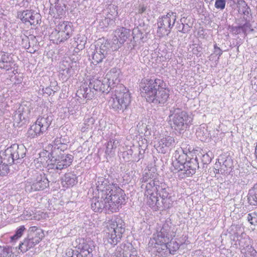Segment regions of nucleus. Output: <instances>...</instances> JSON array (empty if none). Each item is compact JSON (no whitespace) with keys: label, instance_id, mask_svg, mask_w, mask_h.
<instances>
[{"label":"nucleus","instance_id":"1","mask_svg":"<svg viewBox=\"0 0 257 257\" xmlns=\"http://www.w3.org/2000/svg\"><path fill=\"white\" fill-rule=\"evenodd\" d=\"M145 85L142 86L141 93L147 101L155 104H164L169 96V91L163 86L162 80H146Z\"/></svg>","mask_w":257,"mask_h":257},{"label":"nucleus","instance_id":"2","mask_svg":"<svg viewBox=\"0 0 257 257\" xmlns=\"http://www.w3.org/2000/svg\"><path fill=\"white\" fill-rule=\"evenodd\" d=\"M52 150L49 155V162L47 165L48 174L52 178V181L55 182L59 177L62 170L69 167L73 160L74 157L70 154L62 152Z\"/></svg>","mask_w":257,"mask_h":257},{"label":"nucleus","instance_id":"3","mask_svg":"<svg viewBox=\"0 0 257 257\" xmlns=\"http://www.w3.org/2000/svg\"><path fill=\"white\" fill-rule=\"evenodd\" d=\"M168 120L171 128L181 134L192 124L193 119L186 111L175 104L169 109Z\"/></svg>","mask_w":257,"mask_h":257},{"label":"nucleus","instance_id":"4","mask_svg":"<svg viewBox=\"0 0 257 257\" xmlns=\"http://www.w3.org/2000/svg\"><path fill=\"white\" fill-rule=\"evenodd\" d=\"M131 101V96L128 90L121 85L116 87L115 93L108 100V105L115 111L123 112L130 105Z\"/></svg>","mask_w":257,"mask_h":257},{"label":"nucleus","instance_id":"5","mask_svg":"<svg viewBox=\"0 0 257 257\" xmlns=\"http://www.w3.org/2000/svg\"><path fill=\"white\" fill-rule=\"evenodd\" d=\"M108 195L106 198H103L107 203L106 207L108 211L112 212H116L120 206L125 201V194L124 191L120 188L115 187L110 193H107Z\"/></svg>","mask_w":257,"mask_h":257},{"label":"nucleus","instance_id":"6","mask_svg":"<svg viewBox=\"0 0 257 257\" xmlns=\"http://www.w3.org/2000/svg\"><path fill=\"white\" fill-rule=\"evenodd\" d=\"M52 122V117L47 115L38 118L37 120L28 129L27 135L31 139L42 135L49 127Z\"/></svg>","mask_w":257,"mask_h":257},{"label":"nucleus","instance_id":"7","mask_svg":"<svg viewBox=\"0 0 257 257\" xmlns=\"http://www.w3.org/2000/svg\"><path fill=\"white\" fill-rule=\"evenodd\" d=\"M72 25L68 22L60 23L55 31L51 34V37L55 39L57 44L64 42L72 35Z\"/></svg>","mask_w":257,"mask_h":257},{"label":"nucleus","instance_id":"8","mask_svg":"<svg viewBox=\"0 0 257 257\" xmlns=\"http://www.w3.org/2000/svg\"><path fill=\"white\" fill-rule=\"evenodd\" d=\"M176 18V13L171 11L166 15L159 18L157 23V32H160L161 35L165 34V33L169 34L175 24Z\"/></svg>","mask_w":257,"mask_h":257},{"label":"nucleus","instance_id":"9","mask_svg":"<svg viewBox=\"0 0 257 257\" xmlns=\"http://www.w3.org/2000/svg\"><path fill=\"white\" fill-rule=\"evenodd\" d=\"M175 236V233L168 223H164L161 229H157L156 233L153 234V240L157 244L166 243Z\"/></svg>","mask_w":257,"mask_h":257},{"label":"nucleus","instance_id":"10","mask_svg":"<svg viewBox=\"0 0 257 257\" xmlns=\"http://www.w3.org/2000/svg\"><path fill=\"white\" fill-rule=\"evenodd\" d=\"M108 230L109 231L106 232L108 242L111 245H115L120 241L124 228L117 222H111L109 224Z\"/></svg>","mask_w":257,"mask_h":257},{"label":"nucleus","instance_id":"11","mask_svg":"<svg viewBox=\"0 0 257 257\" xmlns=\"http://www.w3.org/2000/svg\"><path fill=\"white\" fill-rule=\"evenodd\" d=\"M49 182L44 173H36L34 180L27 184L26 190L30 192L42 190L49 186Z\"/></svg>","mask_w":257,"mask_h":257},{"label":"nucleus","instance_id":"12","mask_svg":"<svg viewBox=\"0 0 257 257\" xmlns=\"http://www.w3.org/2000/svg\"><path fill=\"white\" fill-rule=\"evenodd\" d=\"M18 18L26 25L36 26L41 21V16L32 10H26L18 13Z\"/></svg>","mask_w":257,"mask_h":257},{"label":"nucleus","instance_id":"13","mask_svg":"<svg viewBox=\"0 0 257 257\" xmlns=\"http://www.w3.org/2000/svg\"><path fill=\"white\" fill-rule=\"evenodd\" d=\"M96 188L98 191H100L102 198H106L112 189L115 188L113 183H110L108 178L103 177H99L97 179L96 183Z\"/></svg>","mask_w":257,"mask_h":257},{"label":"nucleus","instance_id":"14","mask_svg":"<svg viewBox=\"0 0 257 257\" xmlns=\"http://www.w3.org/2000/svg\"><path fill=\"white\" fill-rule=\"evenodd\" d=\"M109 48L108 44H101L99 45L98 43L95 45V48L92 54V63L95 65L101 62L102 60L108 54Z\"/></svg>","mask_w":257,"mask_h":257},{"label":"nucleus","instance_id":"15","mask_svg":"<svg viewBox=\"0 0 257 257\" xmlns=\"http://www.w3.org/2000/svg\"><path fill=\"white\" fill-rule=\"evenodd\" d=\"M89 86L92 88L95 92L99 91L108 93L110 90V84H108L105 78L101 79L93 78L89 82Z\"/></svg>","mask_w":257,"mask_h":257},{"label":"nucleus","instance_id":"16","mask_svg":"<svg viewBox=\"0 0 257 257\" xmlns=\"http://www.w3.org/2000/svg\"><path fill=\"white\" fill-rule=\"evenodd\" d=\"M175 140L173 137L166 136L162 138L156 145V149L159 153L165 154L175 145Z\"/></svg>","mask_w":257,"mask_h":257},{"label":"nucleus","instance_id":"17","mask_svg":"<svg viewBox=\"0 0 257 257\" xmlns=\"http://www.w3.org/2000/svg\"><path fill=\"white\" fill-rule=\"evenodd\" d=\"M13 56L12 54L0 52V68L6 70L15 68L16 64Z\"/></svg>","mask_w":257,"mask_h":257},{"label":"nucleus","instance_id":"18","mask_svg":"<svg viewBox=\"0 0 257 257\" xmlns=\"http://www.w3.org/2000/svg\"><path fill=\"white\" fill-rule=\"evenodd\" d=\"M130 36V30L125 28L121 27L115 31L114 37L112 39L113 43L117 45L119 47L123 44Z\"/></svg>","mask_w":257,"mask_h":257},{"label":"nucleus","instance_id":"19","mask_svg":"<svg viewBox=\"0 0 257 257\" xmlns=\"http://www.w3.org/2000/svg\"><path fill=\"white\" fill-rule=\"evenodd\" d=\"M29 103L28 102L21 103L14 115L15 119H19L20 121L27 119L31 111Z\"/></svg>","mask_w":257,"mask_h":257},{"label":"nucleus","instance_id":"20","mask_svg":"<svg viewBox=\"0 0 257 257\" xmlns=\"http://www.w3.org/2000/svg\"><path fill=\"white\" fill-rule=\"evenodd\" d=\"M160 184L161 183L158 180L150 179V181L146 185L142 184L141 188L145 187V195L148 197L149 195L157 194L158 191H160Z\"/></svg>","mask_w":257,"mask_h":257},{"label":"nucleus","instance_id":"21","mask_svg":"<svg viewBox=\"0 0 257 257\" xmlns=\"http://www.w3.org/2000/svg\"><path fill=\"white\" fill-rule=\"evenodd\" d=\"M120 70L116 68H112L106 74L105 79L108 84H110V88L113 85L118 84L119 81Z\"/></svg>","mask_w":257,"mask_h":257},{"label":"nucleus","instance_id":"22","mask_svg":"<svg viewBox=\"0 0 257 257\" xmlns=\"http://www.w3.org/2000/svg\"><path fill=\"white\" fill-rule=\"evenodd\" d=\"M185 175L187 177L192 176L196 172L197 168H199L198 162L197 157L190 158L184 164Z\"/></svg>","mask_w":257,"mask_h":257},{"label":"nucleus","instance_id":"23","mask_svg":"<svg viewBox=\"0 0 257 257\" xmlns=\"http://www.w3.org/2000/svg\"><path fill=\"white\" fill-rule=\"evenodd\" d=\"M100 196V197L98 196L97 198L92 199L91 208L95 212H101L103 209L108 211V209L106 207L107 203H105L106 201L103 198H102V195Z\"/></svg>","mask_w":257,"mask_h":257},{"label":"nucleus","instance_id":"24","mask_svg":"<svg viewBox=\"0 0 257 257\" xmlns=\"http://www.w3.org/2000/svg\"><path fill=\"white\" fill-rule=\"evenodd\" d=\"M15 161L23 158L26 155V149L23 145L14 144L10 147Z\"/></svg>","mask_w":257,"mask_h":257},{"label":"nucleus","instance_id":"25","mask_svg":"<svg viewBox=\"0 0 257 257\" xmlns=\"http://www.w3.org/2000/svg\"><path fill=\"white\" fill-rule=\"evenodd\" d=\"M238 11L243 14V19L246 20L251 17V10L244 0H238L237 2Z\"/></svg>","mask_w":257,"mask_h":257},{"label":"nucleus","instance_id":"26","mask_svg":"<svg viewBox=\"0 0 257 257\" xmlns=\"http://www.w3.org/2000/svg\"><path fill=\"white\" fill-rule=\"evenodd\" d=\"M31 231L28 236L35 245L39 243L44 236L43 231L40 229L36 228L35 226L31 227Z\"/></svg>","mask_w":257,"mask_h":257},{"label":"nucleus","instance_id":"27","mask_svg":"<svg viewBox=\"0 0 257 257\" xmlns=\"http://www.w3.org/2000/svg\"><path fill=\"white\" fill-rule=\"evenodd\" d=\"M68 143L67 138L65 137H57L54 141V146L52 150L56 149L57 152L64 151L67 148V143Z\"/></svg>","mask_w":257,"mask_h":257},{"label":"nucleus","instance_id":"28","mask_svg":"<svg viewBox=\"0 0 257 257\" xmlns=\"http://www.w3.org/2000/svg\"><path fill=\"white\" fill-rule=\"evenodd\" d=\"M173 167L171 169L172 172H173L176 176H178L180 179L186 177L185 175L184 164L179 163L175 160H173L172 162Z\"/></svg>","mask_w":257,"mask_h":257},{"label":"nucleus","instance_id":"29","mask_svg":"<svg viewBox=\"0 0 257 257\" xmlns=\"http://www.w3.org/2000/svg\"><path fill=\"white\" fill-rule=\"evenodd\" d=\"M77 183V180L76 175L71 172L66 173L62 178V183L64 187H72Z\"/></svg>","mask_w":257,"mask_h":257},{"label":"nucleus","instance_id":"30","mask_svg":"<svg viewBox=\"0 0 257 257\" xmlns=\"http://www.w3.org/2000/svg\"><path fill=\"white\" fill-rule=\"evenodd\" d=\"M15 161L14 157H13L12 152L10 147L6 149L5 152L0 155V162L4 164L11 165Z\"/></svg>","mask_w":257,"mask_h":257},{"label":"nucleus","instance_id":"31","mask_svg":"<svg viewBox=\"0 0 257 257\" xmlns=\"http://www.w3.org/2000/svg\"><path fill=\"white\" fill-rule=\"evenodd\" d=\"M174 160L185 164L187 162L188 156L186 153L181 148L177 150L173 155Z\"/></svg>","mask_w":257,"mask_h":257},{"label":"nucleus","instance_id":"32","mask_svg":"<svg viewBox=\"0 0 257 257\" xmlns=\"http://www.w3.org/2000/svg\"><path fill=\"white\" fill-rule=\"evenodd\" d=\"M248 200L250 204L252 205H257V183L249 190Z\"/></svg>","mask_w":257,"mask_h":257},{"label":"nucleus","instance_id":"33","mask_svg":"<svg viewBox=\"0 0 257 257\" xmlns=\"http://www.w3.org/2000/svg\"><path fill=\"white\" fill-rule=\"evenodd\" d=\"M35 245V243L31 239H29V237L28 236L20 243L19 248L22 252H25Z\"/></svg>","mask_w":257,"mask_h":257},{"label":"nucleus","instance_id":"34","mask_svg":"<svg viewBox=\"0 0 257 257\" xmlns=\"http://www.w3.org/2000/svg\"><path fill=\"white\" fill-rule=\"evenodd\" d=\"M161 245L164 247L163 249H164V248L168 249L172 254H174L175 252L179 248V244L176 241H172V240L166 243H162Z\"/></svg>","mask_w":257,"mask_h":257},{"label":"nucleus","instance_id":"35","mask_svg":"<svg viewBox=\"0 0 257 257\" xmlns=\"http://www.w3.org/2000/svg\"><path fill=\"white\" fill-rule=\"evenodd\" d=\"M29 42L30 45L29 52L31 53H34L39 49V43L36 37L34 35L29 36Z\"/></svg>","mask_w":257,"mask_h":257},{"label":"nucleus","instance_id":"36","mask_svg":"<svg viewBox=\"0 0 257 257\" xmlns=\"http://www.w3.org/2000/svg\"><path fill=\"white\" fill-rule=\"evenodd\" d=\"M238 243L239 245V249H240V251L241 253H243L245 250H246V248H248V247H251L250 245V240L247 237L240 238L238 239Z\"/></svg>","mask_w":257,"mask_h":257},{"label":"nucleus","instance_id":"37","mask_svg":"<svg viewBox=\"0 0 257 257\" xmlns=\"http://www.w3.org/2000/svg\"><path fill=\"white\" fill-rule=\"evenodd\" d=\"M118 144V142L116 140H110L108 142L105 150V154L107 155H112L113 150L115 149Z\"/></svg>","mask_w":257,"mask_h":257},{"label":"nucleus","instance_id":"38","mask_svg":"<svg viewBox=\"0 0 257 257\" xmlns=\"http://www.w3.org/2000/svg\"><path fill=\"white\" fill-rule=\"evenodd\" d=\"M157 194H153L152 195H149L147 197V204L151 207H154L155 206L158 207L159 203L158 202V199L157 197Z\"/></svg>","mask_w":257,"mask_h":257},{"label":"nucleus","instance_id":"39","mask_svg":"<svg viewBox=\"0 0 257 257\" xmlns=\"http://www.w3.org/2000/svg\"><path fill=\"white\" fill-rule=\"evenodd\" d=\"M246 220L249 224L254 226L257 225V212L253 211L249 213L246 216Z\"/></svg>","mask_w":257,"mask_h":257},{"label":"nucleus","instance_id":"40","mask_svg":"<svg viewBox=\"0 0 257 257\" xmlns=\"http://www.w3.org/2000/svg\"><path fill=\"white\" fill-rule=\"evenodd\" d=\"M87 91H88L87 84L83 83L80 86L79 89L77 91L76 95L80 98H85V94L86 93Z\"/></svg>","mask_w":257,"mask_h":257},{"label":"nucleus","instance_id":"41","mask_svg":"<svg viewBox=\"0 0 257 257\" xmlns=\"http://www.w3.org/2000/svg\"><path fill=\"white\" fill-rule=\"evenodd\" d=\"M12 248L11 247H3L0 246V257H9L12 254Z\"/></svg>","mask_w":257,"mask_h":257},{"label":"nucleus","instance_id":"42","mask_svg":"<svg viewBox=\"0 0 257 257\" xmlns=\"http://www.w3.org/2000/svg\"><path fill=\"white\" fill-rule=\"evenodd\" d=\"M94 119L92 117L88 118L84 120V126L82 127L81 130L82 132H85L86 130L91 128L92 125L94 123Z\"/></svg>","mask_w":257,"mask_h":257},{"label":"nucleus","instance_id":"43","mask_svg":"<svg viewBox=\"0 0 257 257\" xmlns=\"http://www.w3.org/2000/svg\"><path fill=\"white\" fill-rule=\"evenodd\" d=\"M245 23L241 25L242 29V32L244 34H246L253 31V29L251 28V25L249 23V19H247L246 20H245Z\"/></svg>","mask_w":257,"mask_h":257},{"label":"nucleus","instance_id":"44","mask_svg":"<svg viewBox=\"0 0 257 257\" xmlns=\"http://www.w3.org/2000/svg\"><path fill=\"white\" fill-rule=\"evenodd\" d=\"M242 253L245 257H257V251L251 246L248 247Z\"/></svg>","mask_w":257,"mask_h":257},{"label":"nucleus","instance_id":"45","mask_svg":"<svg viewBox=\"0 0 257 257\" xmlns=\"http://www.w3.org/2000/svg\"><path fill=\"white\" fill-rule=\"evenodd\" d=\"M20 38L21 39V45L26 49L29 50L30 49V45H29V36H27L25 35H21Z\"/></svg>","mask_w":257,"mask_h":257},{"label":"nucleus","instance_id":"46","mask_svg":"<svg viewBox=\"0 0 257 257\" xmlns=\"http://www.w3.org/2000/svg\"><path fill=\"white\" fill-rule=\"evenodd\" d=\"M25 229L26 228L24 225L20 226V227L16 230V233L11 237L12 240L17 239L21 237Z\"/></svg>","mask_w":257,"mask_h":257},{"label":"nucleus","instance_id":"47","mask_svg":"<svg viewBox=\"0 0 257 257\" xmlns=\"http://www.w3.org/2000/svg\"><path fill=\"white\" fill-rule=\"evenodd\" d=\"M9 165L0 162V176H5L9 173Z\"/></svg>","mask_w":257,"mask_h":257},{"label":"nucleus","instance_id":"48","mask_svg":"<svg viewBox=\"0 0 257 257\" xmlns=\"http://www.w3.org/2000/svg\"><path fill=\"white\" fill-rule=\"evenodd\" d=\"M164 185V184L161 183V184H160V191H158V194L160 195L163 200L166 199L168 196V193L166 189L163 187Z\"/></svg>","mask_w":257,"mask_h":257},{"label":"nucleus","instance_id":"49","mask_svg":"<svg viewBox=\"0 0 257 257\" xmlns=\"http://www.w3.org/2000/svg\"><path fill=\"white\" fill-rule=\"evenodd\" d=\"M59 0H50V2L51 3V5H52V3H54L55 5V9L56 10V12L57 14L60 15H62L63 13H64V9L63 8H61V7L59 6L58 4V3Z\"/></svg>","mask_w":257,"mask_h":257},{"label":"nucleus","instance_id":"50","mask_svg":"<svg viewBox=\"0 0 257 257\" xmlns=\"http://www.w3.org/2000/svg\"><path fill=\"white\" fill-rule=\"evenodd\" d=\"M225 5V0H216L214 6L216 9L223 10L224 9Z\"/></svg>","mask_w":257,"mask_h":257},{"label":"nucleus","instance_id":"51","mask_svg":"<svg viewBox=\"0 0 257 257\" xmlns=\"http://www.w3.org/2000/svg\"><path fill=\"white\" fill-rule=\"evenodd\" d=\"M88 91H86V93L85 94V98L87 99H91L93 97H94L95 94H96V92L94 91H92L91 89L88 86Z\"/></svg>","mask_w":257,"mask_h":257},{"label":"nucleus","instance_id":"52","mask_svg":"<svg viewBox=\"0 0 257 257\" xmlns=\"http://www.w3.org/2000/svg\"><path fill=\"white\" fill-rule=\"evenodd\" d=\"M230 31L235 35L240 34V33L242 32L241 25L237 27L231 26V27H230Z\"/></svg>","mask_w":257,"mask_h":257},{"label":"nucleus","instance_id":"53","mask_svg":"<svg viewBox=\"0 0 257 257\" xmlns=\"http://www.w3.org/2000/svg\"><path fill=\"white\" fill-rule=\"evenodd\" d=\"M42 160V159L41 158L34 160L35 166L37 168H41L43 166Z\"/></svg>","mask_w":257,"mask_h":257},{"label":"nucleus","instance_id":"54","mask_svg":"<svg viewBox=\"0 0 257 257\" xmlns=\"http://www.w3.org/2000/svg\"><path fill=\"white\" fill-rule=\"evenodd\" d=\"M214 53L218 56V58L222 55V51L220 49V48L217 47L216 44L214 45Z\"/></svg>","mask_w":257,"mask_h":257},{"label":"nucleus","instance_id":"55","mask_svg":"<svg viewBox=\"0 0 257 257\" xmlns=\"http://www.w3.org/2000/svg\"><path fill=\"white\" fill-rule=\"evenodd\" d=\"M31 216L32 215L31 213L29 214L28 211H25L24 212L23 214L22 215L21 217L22 219L28 220L32 219Z\"/></svg>","mask_w":257,"mask_h":257},{"label":"nucleus","instance_id":"56","mask_svg":"<svg viewBox=\"0 0 257 257\" xmlns=\"http://www.w3.org/2000/svg\"><path fill=\"white\" fill-rule=\"evenodd\" d=\"M140 181L142 183H147L150 181L149 176L148 173H146L145 175H143V177L140 179Z\"/></svg>","mask_w":257,"mask_h":257},{"label":"nucleus","instance_id":"57","mask_svg":"<svg viewBox=\"0 0 257 257\" xmlns=\"http://www.w3.org/2000/svg\"><path fill=\"white\" fill-rule=\"evenodd\" d=\"M202 161L204 164H208L211 162V159L207 154L203 156Z\"/></svg>","mask_w":257,"mask_h":257},{"label":"nucleus","instance_id":"58","mask_svg":"<svg viewBox=\"0 0 257 257\" xmlns=\"http://www.w3.org/2000/svg\"><path fill=\"white\" fill-rule=\"evenodd\" d=\"M54 92L55 91L49 87H46L44 90V93L47 94L49 95L54 94Z\"/></svg>","mask_w":257,"mask_h":257},{"label":"nucleus","instance_id":"59","mask_svg":"<svg viewBox=\"0 0 257 257\" xmlns=\"http://www.w3.org/2000/svg\"><path fill=\"white\" fill-rule=\"evenodd\" d=\"M146 7H145L144 5H140L138 9V13L143 14L146 11Z\"/></svg>","mask_w":257,"mask_h":257},{"label":"nucleus","instance_id":"60","mask_svg":"<svg viewBox=\"0 0 257 257\" xmlns=\"http://www.w3.org/2000/svg\"><path fill=\"white\" fill-rule=\"evenodd\" d=\"M74 251L71 249H68L66 253L65 257H73Z\"/></svg>","mask_w":257,"mask_h":257},{"label":"nucleus","instance_id":"61","mask_svg":"<svg viewBox=\"0 0 257 257\" xmlns=\"http://www.w3.org/2000/svg\"><path fill=\"white\" fill-rule=\"evenodd\" d=\"M123 257H127L123 256ZM130 257H139L137 255V252L136 251H132V253H131Z\"/></svg>","mask_w":257,"mask_h":257},{"label":"nucleus","instance_id":"62","mask_svg":"<svg viewBox=\"0 0 257 257\" xmlns=\"http://www.w3.org/2000/svg\"><path fill=\"white\" fill-rule=\"evenodd\" d=\"M5 97L3 95H0V105L3 106V102L5 101Z\"/></svg>","mask_w":257,"mask_h":257},{"label":"nucleus","instance_id":"63","mask_svg":"<svg viewBox=\"0 0 257 257\" xmlns=\"http://www.w3.org/2000/svg\"><path fill=\"white\" fill-rule=\"evenodd\" d=\"M89 245L87 244H86L83 245L82 249L84 251H86L87 252V249H88Z\"/></svg>","mask_w":257,"mask_h":257},{"label":"nucleus","instance_id":"64","mask_svg":"<svg viewBox=\"0 0 257 257\" xmlns=\"http://www.w3.org/2000/svg\"><path fill=\"white\" fill-rule=\"evenodd\" d=\"M93 246H89L88 249H87V253H90L93 251Z\"/></svg>","mask_w":257,"mask_h":257}]
</instances>
